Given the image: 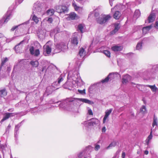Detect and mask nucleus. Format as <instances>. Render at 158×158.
Returning <instances> with one entry per match:
<instances>
[{
    "mask_svg": "<svg viewBox=\"0 0 158 158\" xmlns=\"http://www.w3.org/2000/svg\"><path fill=\"white\" fill-rule=\"evenodd\" d=\"M120 28L119 24L118 23H115L114 24V28L113 30L111 31L110 33L113 35L117 32Z\"/></svg>",
    "mask_w": 158,
    "mask_h": 158,
    "instance_id": "obj_22",
    "label": "nucleus"
},
{
    "mask_svg": "<svg viewBox=\"0 0 158 158\" xmlns=\"http://www.w3.org/2000/svg\"><path fill=\"white\" fill-rule=\"evenodd\" d=\"M85 26L83 24H80L78 25L77 29L78 31H80L82 33L85 29Z\"/></svg>",
    "mask_w": 158,
    "mask_h": 158,
    "instance_id": "obj_29",
    "label": "nucleus"
},
{
    "mask_svg": "<svg viewBox=\"0 0 158 158\" xmlns=\"http://www.w3.org/2000/svg\"><path fill=\"white\" fill-rule=\"evenodd\" d=\"M55 9L57 12L59 13H62V7L61 6H56L55 7Z\"/></svg>",
    "mask_w": 158,
    "mask_h": 158,
    "instance_id": "obj_39",
    "label": "nucleus"
},
{
    "mask_svg": "<svg viewBox=\"0 0 158 158\" xmlns=\"http://www.w3.org/2000/svg\"><path fill=\"white\" fill-rule=\"evenodd\" d=\"M70 82H72V84L70 85L71 87L80 86L83 84V81L81 79L77 71H71L69 72L68 76V81L63 85L64 88L70 89L66 85L70 84Z\"/></svg>",
    "mask_w": 158,
    "mask_h": 158,
    "instance_id": "obj_2",
    "label": "nucleus"
},
{
    "mask_svg": "<svg viewBox=\"0 0 158 158\" xmlns=\"http://www.w3.org/2000/svg\"><path fill=\"white\" fill-rule=\"evenodd\" d=\"M147 87H148L147 85H138L137 87L140 90L143 92H146L147 91Z\"/></svg>",
    "mask_w": 158,
    "mask_h": 158,
    "instance_id": "obj_21",
    "label": "nucleus"
},
{
    "mask_svg": "<svg viewBox=\"0 0 158 158\" xmlns=\"http://www.w3.org/2000/svg\"><path fill=\"white\" fill-rule=\"evenodd\" d=\"M87 114L89 115L92 116L93 114V112L92 110L89 107L87 108Z\"/></svg>",
    "mask_w": 158,
    "mask_h": 158,
    "instance_id": "obj_42",
    "label": "nucleus"
},
{
    "mask_svg": "<svg viewBox=\"0 0 158 158\" xmlns=\"http://www.w3.org/2000/svg\"><path fill=\"white\" fill-rule=\"evenodd\" d=\"M7 94V93L5 89H3L0 90V96L1 97H3Z\"/></svg>",
    "mask_w": 158,
    "mask_h": 158,
    "instance_id": "obj_35",
    "label": "nucleus"
},
{
    "mask_svg": "<svg viewBox=\"0 0 158 158\" xmlns=\"http://www.w3.org/2000/svg\"><path fill=\"white\" fill-rule=\"evenodd\" d=\"M8 60V59L7 58H4L2 59V62L1 64V68H2L5 63Z\"/></svg>",
    "mask_w": 158,
    "mask_h": 158,
    "instance_id": "obj_40",
    "label": "nucleus"
},
{
    "mask_svg": "<svg viewBox=\"0 0 158 158\" xmlns=\"http://www.w3.org/2000/svg\"><path fill=\"white\" fill-rule=\"evenodd\" d=\"M116 6H114V8H112L111 9V11H113V10H114V9H115V8H116Z\"/></svg>",
    "mask_w": 158,
    "mask_h": 158,
    "instance_id": "obj_64",
    "label": "nucleus"
},
{
    "mask_svg": "<svg viewBox=\"0 0 158 158\" xmlns=\"http://www.w3.org/2000/svg\"><path fill=\"white\" fill-rule=\"evenodd\" d=\"M72 84V82H70V84H69L66 85V86H68L70 89L69 90H71L72 87H75V86H73V87H71L70 86V85Z\"/></svg>",
    "mask_w": 158,
    "mask_h": 158,
    "instance_id": "obj_54",
    "label": "nucleus"
},
{
    "mask_svg": "<svg viewBox=\"0 0 158 158\" xmlns=\"http://www.w3.org/2000/svg\"><path fill=\"white\" fill-rule=\"evenodd\" d=\"M62 7V10L63 11H62V12H66L68 10V8L66 6H61Z\"/></svg>",
    "mask_w": 158,
    "mask_h": 158,
    "instance_id": "obj_44",
    "label": "nucleus"
},
{
    "mask_svg": "<svg viewBox=\"0 0 158 158\" xmlns=\"http://www.w3.org/2000/svg\"><path fill=\"white\" fill-rule=\"evenodd\" d=\"M106 127L104 126L103 127L102 129V132H104L106 131Z\"/></svg>",
    "mask_w": 158,
    "mask_h": 158,
    "instance_id": "obj_57",
    "label": "nucleus"
},
{
    "mask_svg": "<svg viewBox=\"0 0 158 158\" xmlns=\"http://www.w3.org/2000/svg\"><path fill=\"white\" fill-rule=\"evenodd\" d=\"M22 122H21L20 123L18 124L15 126V137L16 138L18 136V131L19 130V127L21 125V124Z\"/></svg>",
    "mask_w": 158,
    "mask_h": 158,
    "instance_id": "obj_25",
    "label": "nucleus"
},
{
    "mask_svg": "<svg viewBox=\"0 0 158 158\" xmlns=\"http://www.w3.org/2000/svg\"><path fill=\"white\" fill-rule=\"evenodd\" d=\"M112 110L113 109L111 108L109 110H107L105 112V115L102 120L103 123H106V119L108 118L109 115L111 113Z\"/></svg>",
    "mask_w": 158,
    "mask_h": 158,
    "instance_id": "obj_13",
    "label": "nucleus"
},
{
    "mask_svg": "<svg viewBox=\"0 0 158 158\" xmlns=\"http://www.w3.org/2000/svg\"><path fill=\"white\" fill-rule=\"evenodd\" d=\"M77 34V33H74L73 35V37L71 40V43L72 46H76L78 43V40L77 39V37L76 35Z\"/></svg>",
    "mask_w": 158,
    "mask_h": 158,
    "instance_id": "obj_11",
    "label": "nucleus"
},
{
    "mask_svg": "<svg viewBox=\"0 0 158 158\" xmlns=\"http://www.w3.org/2000/svg\"><path fill=\"white\" fill-rule=\"evenodd\" d=\"M45 20H46L49 23H51L53 21L52 18L51 17L46 18Z\"/></svg>",
    "mask_w": 158,
    "mask_h": 158,
    "instance_id": "obj_50",
    "label": "nucleus"
},
{
    "mask_svg": "<svg viewBox=\"0 0 158 158\" xmlns=\"http://www.w3.org/2000/svg\"><path fill=\"white\" fill-rule=\"evenodd\" d=\"M14 38V37H13V38H12L10 39H7L6 40V42H10V41H11V40H13Z\"/></svg>",
    "mask_w": 158,
    "mask_h": 158,
    "instance_id": "obj_58",
    "label": "nucleus"
},
{
    "mask_svg": "<svg viewBox=\"0 0 158 158\" xmlns=\"http://www.w3.org/2000/svg\"><path fill=\"white\" fill-rule=\"evenodd\" d=\"M111 18L110 15H104L102 17L97 19L98 22L100 24H102L107 22Z\"/></svg>",
    "mask_w": 158,
    "mask_h": 158,
    "instance_id": "obj_5",
    "label": "nucleus"
},
{
    "mask_svg": "<svg viewBox=\"0 0 158 158\" xmlns=\"http://www.w3.org/2000/svg\"><path fill=\"white\" fill-rule=\"evenodd\" d=\"M50 42H48L44 46V50L48 54H49L52 50L51 46L50 44Z\"/></svg>",
    "mask_w": 158,
    "mask_h": 158,
    "instance_id": "obj_10",
    "label": "nucleus"
},
{
    "mask_svg": "<svg viewBox=\"0 0 158 158\" xmlns=\"http://www.w3.org/2000/svg\"><path fill=\"white\" fill-rule=\"evenodd\" d=\"M55 48L54 49V52L57 53L61 51H65L68 49L67 45L63 42L58 44L55 45Z\"/></svg>",
    "mask_w": 158,
    "mask_h": 158,
    "instance_id": "obj_4",
    "label": "nucleus"
},
{
    "mask_svg": "<svg viewBox=\"0 0 158 158\" xmlns=\"http://www.w3.org/2000/svg\"><path fill=\"white\" fill-rule=\"evenodd\" d=\"M2 38L4 40H6V38L4 37L3 35L1 33H0V38Z\"/></svg>",
    "mask_w": 158,
    "mask_h": 158,
    "instance_id": "obj_56",
    "label": "nucleus"
},
{
    "mask_svg": "<svg viewBox=\"0 0 158 158\" xmlns=\"http://www.w3.org/2000/svg\"><path fill=\"white\" fill-rule=\"evenodd\" d=\"M99 123V120L96 118H92L89 123L90 127L97 125Z\"/></svg>",
    "mask_w": 158,
    "mask_h": 158,
    "instance_id": "obj_17",
    "label": "nucleus"
},
{
    "mask_svg": "<svg viewBox=\"0 0 158 158\" xmlns=\"http://www.w3.org/2000/svg\"><path fill=\"white\" fill-rule=\"evenodd\" d=\"M89 122L88 121H85L82 123V124H83L86 127H89L90 126L89 125Z\"/></svg>",
    "mask_w": 158,
    "mask_h": 158,
    "instance_id": "obj_47",
    "label": "nucleus"
},
{
    "mask_svg": "<svg viewBox=\"0 0 158 158\" xmlns=\"http://www.w3.org/2000/svg\"><path fill=\"white\" fill-rule=\"evenodd\" d=\"M12 15V11L11 10H8L6 14L2 19V22L4 21V23H7L10 20Z\"/></svg>",
    "mask_w": 158,
    "mask_h": 158,
    "instance_id": "obj_8",
    "label": "nucleus"
},
{
    "mask_svg": "<svg viewBox=\"0 0 158 158\" xmlns=\"http://www.w3.org/2000/svg\"><path fill=\"white\" fill-rule=\"evenodd\" d=\"M77 1L79 2H83L85 0H76Z\"/></svg>",
    "mask_w": 158,
    "mask_h": 158,
    "instance_id": "obj_63",
    "label": "nucleus"
},
{
    "mask_svg": "<svg viewBox=\"0 0 158 158\" xmlns=\"http://www.w3.org/2000/svg\"><path fill=\"white\" fill-rule=\"evenodd\" d=\"M125 152H123L122 154V158H125Z\"/></svg>",
    "mask_w": 158,
    "mask_h": 158,
    "instance_id": "obj_55",
    "label": "nucleus"
},
{
    "mask_svg": "<svg viewBox=\"0 0 158 158\" xmlns=\"http://www.w3.org/2000/svg\"><path fill=\"white\" fill-rule=\"evenodd\" d=\"M148 153V151H145L144 152V154L146 155H147Z\"/></svg>",
    "mask_w": 158,
    "mask_h": 158,
    "instance_id": "obj_61",
    "label": "nucleus"
},
{
    "mask_svg": "<svg viewBox=\"0 0 158 158\" xmlns=\"http://www.w3.org/2000/svg\"><path fill=\"white\" fill-rule=\"evenodd\" d=\"M123 47L121 46L115 45L112 47L111 49L114 52H117L121 51Z\"/></svg>",
    "mask_w": 158,
    "mask_h": 158,
    "instance_id": "obj_23",
    "label": "nucleus"
},
{
    "mask_svg": "<svg viewBox=\"0 0 158 158\" xmlns=\"http://www.w3.org/2000/svg\"><path fill=\"white\" fill-rule=\"evenodd\" d=\"M54 33H57L60 32V30L58 28H56L54 30Z\"/></svg>",
    "mask_w": 158,
    "mask_h": 158,
    "instance_id": "obj_52",
    "label": "nucleus"
},
{
    "mask_svg": "<svg viewBox=\"0 0 158 158\" xmlns=\"http://www.w3.org/2000/svg\"><path fill=\"white\" fill-rule=\"evenodd\" d=\"M94 14V16L95 17H97L99 15V14L98 12H95V11L92 12L90 13L89 15V17H91Z\"/></svg>",
    "mask_w": 158,
    "mask_h": 158,
    "instance_id": "obj_36",
    "label": "nucleus"
},
{
    "mask_svg": "<svg viewBox=\"0 0 158 158\" xmlns=\"http://www.w3.org/2000/svg\"><path fill=\"white\" fill-rule=\"evenodd\" d=\"M23 40L21 41L20 43L15 46V48L17 53L20 52V50L23 47Z\"/></svg>",
    "mask_w": 158,
    "mask_h": 158,
    "instance_id": "obj_16",
    "label": "nucleus"
},
{
    "mask_svg": "<svg viewBox=\"0 0 158 158\" xmlns=\"http://www.w3.org/2000/svg\"><path fill=\"white\" fill-rule=\"evenodd\" d=\"M40 54V51L39 49H37L35 50L33 52V54L32 55H34L35 56H37Z\"/></svg>",
    "mask_w": 158,
    "mask_h": 158,
    "instance_id": "obj_43",
    "label": "nucleus"
},
{
    "mask_svg": "<svg viewBox=\"0 0 158 158\" xmlns=\"http://www.w3.org/2000/svg\"><path fill=\"white\" fill-rule=\"evenodd\" d=\"M100 148V146L98 144L96 145L95 147V150H98Z\"/></svg>",
    "mask_w": 158,
    "mask_h": 158,
    "instance_id": "obj_53",
    "label": "nucleus"
},
{
    "mask_svg": "<svg viewBox=\"0 0 158 158\" xmlns=\"http://www.w3.org/2000/svg\"><path fill=\"white\" fill-rule=\"evenodd\" d=\"M78 91L79 93L81 94L85 95V89H84L83 90L78 89Z\"/></svg>",
    "mask_w": 158,
    "mask_h": 158,
    "instance_id": "obj_48",
    "label": "nucleus"
},
{
    "mask_svg": "<svg viewBox=\"0 0 158 158\" xmlns=\"http://www.w3.org/2000/svg\"><path fill=\"white\" fill-rule=\"evenodd\" d=\"M42 5L39 2H37L34 4L33 9V13H38L41 11Z\"/></svg>",
    "mask_w": 158,
    "mask_h": 158,
    "instance_id": "obj_7",
    "label": "nucleus"
},
{
    "mask_svg": "<svg viewBox=\"0 0 158 158\" xmlns=\"http://www.w3.org/2000/svg\"><path fill=\"white\" fill-rule=\"evenodd\" d=\"M155 19V15L154 13H152L149 16L148 19L145 20L146 23H149L153 22Z\"/></svg>",
    "mask_w": 158,
    "mask_h": 158,
    "instance_id": "obj_15",
    "label": "nucleus"
},
{
    "mask_svg": "<svg viewBox=\"0 0 158 158\" xmlns=\"http://www.w3.org/2000/svg\"><path fill=\"white\" fill-rule=\"evenodd\" d=\"M158 123V119L156 117L155 115H154L153 122L152 124V126L154 127L156 126V128L157 126Z\"/></svg>",
    "mask_w": 158,
    "mask_h": 158,
    "instance_id": "obj_26",
    "label": "nucleus"
},
{
    "mask_svg": "<svg viewBox=\"0 0 158 158\" xmlns=\"http://www.w3.org/2000/svg\"><path fill=\"white\" fill-rule=\"evenodd\" d=\"M140 111L142 113H144L146 111V109L145 106H142L140 109Z\"/></svg>",
    "mask_w": 158,
    "mask_h": 158,
    "instance_id": "obj_49",
    "label": "nucleus"
},
{
    "mask_svg": "<svg viewBox=\"0 0 158 158\" xmlns=\"http://www.w3.org/2000/svg\"><path fill=\"white\" fill-rule=\"evenodd\" d=\"M112 110L113 109L111 108L109 110H107L105 112V115L102 120L103 123H106V119L108 118L109 115L111 113Z\"/></svg>",
    "mask_w": 158,
    "mask_h": 158,
    "instance_id": "obj_14",
    "label": "nucleus"
},
{
    "mask_svg": "<svg viewBox=\"0 0 158 158\" xmlns=\"http://www.w3.org/2000/svg\"><path fill=\"white\" fill-rule=\"evenodd\" d=\"M29 23V21H27V22H25V23H23L22 24H20V25H19L18 26H14V27H13L11 29V31H14L15 29H17V28H18V27L20 26L21 25H23V24H27L28 23Z\"/></svg>",
    "mask_w": 158,
    "mask_h": 158,
    "instance_id": "obj_38",
    "label": "nucleus"
},
{
    "mask_svg": "<svg viewBox=\"0 0 158 158\" xmlns=\"http://www.w3.org/2000/svg\"><path fill=\"white\" fill-rule=\"evenodd\" d=\"M18 114L17 113H6L5 114L4 116L0 121L1 123H2L4 121L9 118L10 116H13Z\"/></svg>",
    "mask_w": 158,
    "mask_h": 158,
    "instance_id": "obj_9",
    "label": "nucleus"
},
{
    "mask_svg": "<svg viewBox=\"0 0 158 158\" xmlns=\"http://www.w3.org/2000/svg\"><path fill=\"white\" fill-rule=\"evenodd\" d=\"M75 100L90 105H92L94 103L93 102L86 98H77L75 99L70 98L66 99L60 103V107L69 111H73L75 108V106H74L73 103L75 102Z\"/></svg>",
    "mask_w": 158,
    "mask_h": 158,
    "instance_id": "obj_1",
    "label": "nucleus"
},
{
    "mask_svg": "<svg viewBox=\"0 0 158 158\" xmlns=\"http://www.w3.org/2000/svg\"><path fill=\"white\" fill-rule=\"evenodd\" d=\"M115 75H118V74L117 73H110L107 77L105 79L102 80V83H104L105 82H107L109 79L111 80L113 78H114V77Z\"/></svg>",
    "mask_w": 158,
    "mask_h": 158,
    "instance_id": "obj_12",
    "label": "nucleus"
},
{
    "mask_svg": "<svg viewBox=\"0 0 158 158\" xmlns=\"http://www.w3.org/2000/svg\"><path fill=\"white\" fill-rule=\"evenodd\" d=\"M73 6L74 7L75 10L79 12H80L81 11L83 10L82 8L79 6H78L75 3V2H73L72 4Z\"/></svg>",
    "mask_w": 158,
    "mask_h": 158,
    "instance_id": "obj_24",
    "label": "nucleus"
},
{
    "mask_svg": "<svg viewBox=\"0 0 158 158\" xmlns=\"http://www.w3.org/2000/svg\"><path fill=\"white\" fill-rule=\"evenodd\" d=\"M91 147H88L86 148L85 150H84L80 152L78 155L79 158H91L90 155L89 153H88L87 150L89 148Z\"/></svg>",
    "mask_w": 158,
    "mask_h": 158,
    "instance_id": "obj_6",
    "label": "nucleus"
},
{
    "mask_svg": "<svg viewBox=\"0 0 158 158\" xmlns=\"http://www.w3.org/2000/svg\"><path fill=\"white\" fill-rule=\"evenodd\" d=\"M142 42L138 43L136 46V49L139 50H141L142 48Z\"/></svg>",
    "mask_w": 158,
    "mask_h": 158,
    "instance_id": "obj_37",
    "label": "nucleus"
},
{
    "mask_svg": "<svg viewBox=\"0 0 158 158\" xmlns=\"http://www.w3.org/2000/svg\"><path fill=\"white\" fill-rule=\"evenodd\" d=\"M16 0L18 1V2L19 3H21L23 1V0Z\"/></svg>",
    "mask_w": 158,
    "mask_h": 158,
    "instance_id": "obj_62",
    "label": "nucleus"
},
{
    "mask_svg": "<svg viewBox=\"0 0 158 158\" xmlns=\"http://www.w3.org/2000/svg\"><path fill=\"white\" fill-rule=\"evenodd\" d=\"M85 52L84 48H81L79 50L78 55L81 57L83 58L85 56Z\"/></svg>",
    "mask_w": 158,
    "mask_h": 158,
    "instance_id": "obj_27",
    "label": "nucleus"
},
{
    "mask_svg": "<svg viewBox=\"0 0 158 158\" xmlns=\"http://www.w3.org/2000/svg\"><path fill=\"white\" fill-rule=\"evenodd\" d=\"M140 11L139 10H135L134 17L135 18H137L140 16Z\"/></svg>",
    "mask_w": 158,
    "mask_h": 158,
    "instance_id": "obj_33",
    "label": "nucleus"
},
{
    "mask_svg": "<svg viewBox=\"0 0 158 158\" xmlns=\"http://www.w3.org/2000/svg\"><path fill=\"white\" fill-rule=\"evenodd\" d=\"M109 3L111 6H112L113 5L112 2L114 1V0H109Z\"/></svg>",
    "mask_w": 158,
    "mask_h": 158,
    "instance_id": "obj_59",
    "label": "nucleus"
},
{
    "mask_svg": "<svg viewBox=\"0 0 158 158\" xmlns=\"http://www.w3.org/2000/svg\"><path fill=\"white\" fill-rule=\"evenodd\" d=\"M54 11L53 9H49L47 11V13L48 15H52L54 13Z\"/></svg>",
    "mask_w": 158,
    "mask_h": 158,
    "instance_id": "obj_41",
    "label": "nucleus"
},
{
    "mask_svg": "<svg viewBox=\"0 0 158 158\" xmlns=\"http://www.w3.org/2000/svg\"><path fill=\"white\" fill-rule=\"evenodd\" d=\"M152 129H151V131L150 132V135L148 136L147 137V139L146 140V142L148 145L149 144L150 141L152 138Z\"/></svg>",
    "mask_w": 158,
    "mask_h": 158,
    "instance_id": "obj_30",
    "label": "nucleus"
},
{
    "mask_svg": "<svg viewBox=\"0 0 158 158\" xmlns=\"http://www.w3.org/2000/svg\"><path fill=\"white\" fill-rule=\"evenodd\" d=\"M147 86L148 87L151 89V90L152 92H155L157 91V88L156 86L155 85H147Z\"/></svg>",
    "mask_w": 158,
    "mask_h": 158,
    "instance_id": "obj_31",
    "label": "nucleus"
},
{
    "mask_svg": "<svg viewBox=\"0 0 158 158\" xmlns=\"http://www.w3.org/2000/svg\"><path fill=\"white\" fill-rule=\"evenodd\" d=\"M32 20L36 23H37L39 21L38 18L35 15L32 17Z\"/></svg>",
    "mask_w": 158,
    "mask_h": 158,
    "instance_id": "obj_45",
    "label": "nucleus"
},
{
    "mask_svg": "<svg viewBox=\"0 0 158 158\" xmlns=\"http://www.w3.org/2000/svg\"><path fill=\"white\" fill-rule=\"evenodd\" d=\"M64 80L63 76L61 75L58 79V81H56L53 83L52 85H50L47 87L46 91L44 94V96H47L51 94L53 91L55 89H58L59 87H57L59 86L60 83Z\"/></svg>",
    "mask_w": 158,
    "mask_h": 158,
    "instance_id": "obj_3",
    "label": "nucleus"
},
{
    "mask_svg": "<svg viewBox=\"0 0 158 158\" xmlns=\"http://www.w3.org/2000/svg\"><path fill=\"white\" fill-rule=\"evenodd\" d=\"M116 145V142L115 141H113L110 143V145L106 148V149H110L113 147H114Z\"/></svg>",
    "mask_w": 158,
    "mask_h": 158,
    "instance_id": "obj_34",
    "label": "nucleus"
},
{
    "mask_svg": "<svg viewBox=\"0 0 158 158\" xmlns=\"http://www.w3.org/2000/svg\"><path fill=\"white\" fill-rule=\"evenodd\" d=\"M131 77L128 74H126L123 76L122 78V82L123 84H126L130 81Z\"/></svg>",
    "mask_w": 158,
    "mask_h": 158,
    "instance_id": "obj_19",
    "label": "nucleus"
},
{
    "mask_svg": "<svg viewBox=\"0 0 158 158\" xmlns=\"http://www.w3.org/2000/svg\"><path fill=\"white\" fill-rule=\"evenodd\" d=\"M103 53L107 57H110V53L109 51L107 50H105L103 51Z\"/></svg>",
    "mask_w": 158,
    "mask_h": 158,
    "instance_id": "obj_46",
    "label": "nucleus"
},
{
    "mask_svg": "<svg viewBox=\"0 0 158 158\" xmlns=\"http://www.w3.org/2000/svg\"><path fill=\"white\" fill-rule=\"evenodd\" d=\"M121 16V13L118 11H116L114 14V17L116 19H118Z\"/></svg>",
    "mask_w": 158,
    "mask_h": 158,
    "instance_id": "obj_32",
    "label": "nucleus"
},
{
    "mask_svg": "<svg viewBox=\"0 0 158 158\" xmlns=\"http://www.w3.org/2000/svg\"><path fill=\"white\" fill-rule=\"evenodd\" d=\"M29 51L31 54H33V52L34 51V47L32 46L31 47L29 48Z\"/></svg>",
    "mask_w": 158,
    "mask_h": 158,
    "instance_id": "obj_51",
    "label": "nucleus"
},
{
    "mask_svg": "<svg viewBox=\"0 0 158 158\" xmlns=\"http://www.w3.org/2000/svg\"><path fill=\"white\" fill-rule=\"evenodd\" d=\"M152 25H150L143 27L142 31L143 34L145 35L148 33L149 31L152 28Z\"/></svg>",
    "mask_w": 158,
    "mask_h": 158,
    "instance_id": "obj_20",
    "label": "nucleus"
},
{
    "mask_svg": "<svg viewBox=\"0 0 158 158\" xmlns=\"http://www.w3.org/2000/svg\"><path fill=\"white\" fill-rule=\"evenodd\" d=\"M30 64L33 67H37L39 65V62L37 60H32L30 62Z\"/></svg>",
    "mask_w": 158,
    "mask_h": 158,
    "instance_id": "obj_28",
    "label": "nucleus"
},
{
    "mask_svg": "<svg viewBox=\"0 0 158 158\" xmlns=\"http://www.w3.org/2000/svg\"><path fill=\"white\" fill-rule=\"evenodd\" d=\"M14 109L13 108L9 109L8 110V111L9 112H13L14 111Z\"/></svg>",
    "mask_w": 158,
    "mask_h": 158,
    "instance_id": "obj_60",
    "label": "nucleus"
},
{
    "mask_svg": "<svg viewBox=\"0 0 158 158\" xmlns=\"http://www.w3.org/2000/svg\"><path fill=\"white\" fill-rule=\"evenodd\" d=\"M78 18L77 15L75 13L73 12L70 13L68 17V19L69 20H74L77 19Z\"/></svg>",
    "mask_w": 158,
    "mask_h": 158,
    "instance_id": "obj_18",
    "label": "nucleus"
}]
</instances>
